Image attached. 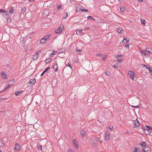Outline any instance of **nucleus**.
<instances>
[{"label":"nucleus","instance_id":"obj_1","mask_svg":"<svg viewBox=\"0 0 152 152\" xmlns=\"http://www.w3.org/2000/svg\"><path fill=\"white\" fill-rule=\"evenodd\" d=\"M128 74L130 75L131 79L132 80H134V77L135 76L134 73L133 72L129 71L128 72Z\"/></svg>","mask_w":152,"mask_h":152},{"label":"nucleus","instance_id":"obj_2","mask_svg":"<svg viewBox=\"0 0 152 152\" xmlns=\"http://www.w3.org/2000/svg\"><path fill=\"white\" fill-rule=\"evenodd\" d=\"M133 123L134 125V128L137 127L140 125V122L137 118L136 119V120L133 121Z\"/></svg>","mask_w":152,"mask_h":152},{"label":"nucleus","instance_id":"obj_3","mask_svg":"<svg viewBox=\"0 0 152 152\" xmlns=\"http://www.w3.org/2000/svg\"><path fill=\"white\" fill-rule=\"evenodd\" d=\"M64 27L63 25L61 26L60 27L55 30V32L56 34H59L62 31L63 28Z\"/></svg>","mask_w":152,"mask_h":152},{"label":"nucleus","instance_id":"obj_4","mask_svg":"<svg viewBox=\"0 0 152 152\" xmlns=\"http://www.w3.org/2000/svg\"><path fill=\"white\" fill-rule=\"evenodd\" d=\"M15 147L14 148L15 150L18 151L20 150V146L18 143H15Z\"/></svg>","mask_w":152,"mask_h":152},{"label":"nucleus","instance_id":"obj_5","mask_svg":"<svg viewBox=\"0 0 152 152\" xmlns=\"http://www.w3.org/2000/svg\"><path fill=\"white\" fill-rule=\"evenodd\" d=\"M116 58L118 59V60L119 62H121L123 61V57L121 55L117 56Z\"/></svg>","mask_w":152,"mask_h":152},{"label":"nucleus","instance_id":"obj_6","mask_svg":"<svg viewBox=\"0 0 152 152\" xmlns=\"http://www.w3.org/2000/svg\"><path fill=\"white\" fill-rule=\"evenodd\" d=\"M1 75V77L3 79H6L7 78V76L5 72H2Z\"/></svg>","mask_w":152,"mask_h":152},{"label":"nucleus","instance_id":"obj_7","mask_svg":"<svg viewBox=\"0 0 152 152\" xmlns=\"http://www.w3.org/2000/svg\"><path fill=\"white\" fill-rule=\"evenodd\" d=\"M105 137L106 140H109L110 138L109 133L108 132H107L105 133Z\"/></svg>","mask_w":152,"mask_h":152},{"label":"nucleus","instance_id":"obj_8","mask_svg":"<svg viewBox=\"0 0 152 152\" xmlns=\"http://www.w3.org/2000/svg\"><path fill=\"white\" fill-rule=\"evenodd\" d=\"M36 79H31L30 80L29 82V83L30 85H33V84H34L36 82Z\"/></svg>","mask_w":152,"mask_h":152},{"label":"nucleus","instance_id":"obj_9","mask_svg":"<svg viewBox=\"0 0 152 152\" xmlns=\"http://www.w3.org/2000/svg\"><path fill=\"white\" fill-rule=\"evenodd\" d=\"M145 134L147 135H149L151 133V132L148 129H144Z\"/></svg>","mask_w":152,"mask_h":152},{"label":"nucleus","instance_id":"obj_10","mask_svg":"<svg viewBox=\"0 0 152 152\" xmlns=\"http://www.w3.org/2000/svg\"><path fill=\"white\" fill-rule=\"evenodd\" d=\"M81 134L83 137L85 136V132L84 129H82L80 130Z\"/></svg>","mask_w":152,"mask_h":152},{"label":"nucleus","instance_id":"obj_11","mask_svg":"<svg viewBox=\"0 0 152 152\" xmlns=\"http://www.w3.org/2000/svg\"><path fill=\"white\" fill-rule=\"evenodd\" d=\"M73 143L74 145H75V148L77 149L78 148V145L77 143H76V141L75 139H74L73 140Z\"/></svg>","mask_w":152,"mask_h":152},{"label":"nucleus","instance_id":"obj_12","mask_svg":"<svg viewBox=\"0 0 152 152\" xmlns=\"http://www.w3.org/2000/svg\"><path fill=\"white\" fill-rule=\"evenodd\" d=\"M144 149L145 150V152H150V148H149L148 146L144 147Z\"/></svg>","mask_w":152,"mask_h":152},{"label":"nucleus","instance_id":"obj_13","mask_svg":"<svg viewBox=\"0 0 152 152\" xmlns=\"http://www.w3.org/2000/svg\"><path fill=\"white\" fill-rule=\"evenodd\" d=\"M69 62V61H67V60H66L65 61V64L67 66H69L70 67L71 69H72V67L71 66Z\"/></svg>","mask_w":152,"mask_h":152},{"label":"nucleus","instance_id":"obj_14","mask_svg":"<svg viewBox=\"0 0 152 152\" xmlns=\"http://www.w3.org/2000/svg\"><path fill=\"white\" fill-rule=\"evenodd\" d=\"M49 68H50V66L49 67H48L46 68V69L41 74V76H42L46 72H48V71Z\"/></svg>","mask_w":152,"mask_h":152},{"label":"nucleus","instance_id":"obj_15","mask_svg":"<svg viewBox=\"0 0 152 152\" xmlns=\"http://www.w3.org/2000/svg\"><path fill=\"white\" fill-rule=\"evenodd\" d=\"M148 67H147L146 69H148L149 70V71L150 73L151 74L152 76V68L150 66H148Z\"/></svg>","mask_w":152,"mask_h":152},{"label":"nucleus","instance_id":"obj_16","mask_svg":"<svg viewBox=\"0 0 152 152\" xmlns=\"http://www.w3.org/2000/svg\"><path fill=\"white\" fill-rule=\"evenodd\" d=\"M5 145L4 141L1 140H0V147H3Z\"/></svg>","mask_w":152,"mask_h":152},{"label":"nucleus","instance_id":"obj_17","mask_svg":"<svg viewBox=\"0 0 152 152\" xmlns=\"http://www.w3.org/2000/svg\"><path fill=\"white\" fill-rule=\"evenodd\" d=\"M10 84H9L7 86H6L5 88L3 90V91H4L5 90H6L8 88H10V86L13 85V83H10Z\"/></svg>","mask_w":152,"mask_h":152},{"label":"nucleus","instance_id":"obj_18","mask_svg":"<svg viewBox=\"0 0 152 152\" xmlns=\"http://www.w3.org/2000/svg\"><path fill=\"white\" fill-rule=\"evenodd\" d=\"M117 31L118 33H121V31L122 32H123L122 28L121 27H119V28H118L117 29Z\"/></svg>","mask_w":152,"mask_h":152},{"label":"nucleus","instance_id":"obj_19","mask_svg":"<svg viewBox=\"0 0 152 152\" xmlns=\"http://www.w3.org/2000/svg\"><path fill=\"white\" fill-rule=\"evenodd\" d=\"M23 92V91L22 90H20L19 91H17L15 92V94L16 96H18L19 94L22 93Z\"/></svg>","mask_w":152,"mask_h":152},{"label":"nucleus","instance_id":"obj_20","mask_svg":"<svg viewBox=\"0 0 152 152\" xmlns=\"http://www.w3.org/2000/svg\"><path fill=\"white\" fill-rule=\"evenodd\" d=\"M53 69L55 71H57L58 69V65L57 63H56V64L54 65L53 67Z\"/></svg>","mask_w":152,"mask_h":152},{"label":"nucleus","instance_id":"obj_21","mask_svg":"<svg viewBox=\"0 0 152 152\" xmlns=\"http://www.w3.org/2000/svg\"><path fill=\"white\" fill-rule=\"evenodd\" d=\"M50 34H48L46 36H45L43 38L46 41L50 38Z\"/></svg>","mask_w":152,"mask_h":152},{"label":"nucleus","instance_id":"obj_22","mask_svg":"<svg viewBox=\"0 0 152 152\" xmlns=\"http://www.w3.org/2000/svg\"><path fill=\"white\" fill-rule=\"evenodd\" d=\"M141 22L142 24L143 25H145V19H140Z\"/></svg>","mask_w":152,"mask_h":152},{"label":"nucleus","instance_id":"obj_23","mask_svg":"<svg viewBox=\"0 0 152 152\" xmlns=\"http://www.w3.org/2000/svg\"><path fill=\"white\" fill-rule=\"evenodd\" d=\"M46 41L43 38L40 41V43L41 44H44L45 43Z\"/></svg>","mask_w":152,"mask_h":152},{"label":"nucleus","instance_id":"obj_24","mask_svg":"<svg viewBox=\"0 0 152 152\" xmlns=\"http://www.w3.org/2000/svg\"><path fill=\"white\" fill-rule=\"evenodd\" d=\"M51 60V58H47L45 61V62L46 63H48L49 62H50V61Z\"/></svg>","mask_w":152,"mask_h":152},{"label":"nucleus","instance_id":"obj_25","mask_svg":"<svg viewBox=\"0 0 152 152\" xmlns=\"http://www.w3.org/2000/svg\"><path fill=\"white\" fill-rule=\"evenodd\" d=\"M2 16L3 17L5 18H7V17H9V16H8L7 12L6 13H5L4 14H2Z\"/></svg>","mask_w":152,"mask_h":152},{"label":"nucleus","instance_id":"obj_26","mask_svg":"<svg viewBox=\"0 0 152 152\" xmlns=\"http://www.w3.org/2000/svg\"><path fill=\"white\" fill-rule=\"evenodd\" d=\"M139 150V151H140V148L138 147H135L134 148V150L133 151V152H137L138 150Z\"/></svg>","mask_w":152,"mask_h":152},{"label":"nucleus","instance_id":"obj_27","mask_svg":"<svg viewBox=\"0 0 152 152\" xmlns=\"http://www.w3.org/2000/svg\"><path fill=\"white\" fill-rule=\"evenodd\" d=\"M38 150H40L42 151V146L41 145H40L38 144Z\"/></svg>","mask_w":152,"mask_h":152},{"label":"nucleus","instance_id":"obj_28","mask_svg":"<svg viewBox=\"0 0 152 152\" xmlns=\"http://www.w3.org/2000/svg\"><path fill=\"white\" fill-rule=\"evenodd\" d=\"M82 30L81 29V30H77L76 31V34H79L82 33Z\"/></svg>","mask_w":152,"mask_h":152},{"label":"nucleus","instance_id":"obj_29","mask_svg":"<svg viewBox=\"0 0 152 152\" xmlns=\"http://www.w3.org/2000/svg\"><path fill=\"white\" fill-rule=\"evenodd\" d=\"M38 57V56H37L36 55L34 56L33 57L32 59L33 60H35L37 59Z\"/></svg>","mask_w":152,"mask_h":152},{"label":"nucleus","instance_id":"obj_30","mask_svg":"<svg viewBox=\"0 0 152 152\" xmlns=\"http://www.w3.org/2000/svg\"><path fill=\"white\" fill-rule=\"evenodd\" d=\"M105 74L106 75L108 76H110L111 74L110 72H109L108 71L106 70L105 72Z\"/></svg>","mask_w":152,"mask_h":152},{"label":"nucleus","instance_id":"obj_31","mask_svg":"<svg viewBox=\"0 0 152 152\" xmlns=\"http://www.w3.org/2000/svg\"><path fill=\"white\" fill-rule=\"evenodd\" d=\"M149 48H147L146 49V50H145V51L148 52L149 53H152V51H149Z\"/></svg>","mask_w":152,"mask_h":152},{"label":"nucleus","instance_id":"obj_32","mask_svg":"<svg viewBox=\"0 0 152 152\" xmlns=\"http://www.w3.org/2000/svg\"><path fill=\"white\" fill-rule=\"evenodd\" d=\"M56 51H53L50 54V57H53L52 55H54V54H55L56 53Z\"/></svg>","mask_w":152,"mask_h":152},{"label":"nucleus","instance_id":"obj_33","mask_svg":"<svg viewBox=\"0 0 152 152\" xmlns=\"http://www.w3.org/2000/svg\"><path fill=\"white\" fill-rule=\"evenodd\" d=\"M80 10L82 12H88V10L87 9H82L81 8L80 9Z\"/></svg>","mask_w":152,"mask_h":152},{"label":"nucleus","instance_id":"obj_34","mask_svg":"<svg viewBox=\"0 0 152 152\" xmlns=\"http://www.w3.org/2000/svg\"><path fill=\"white\" fill-rule=\"evenodd\" d=\"M9 12L11 14H13V9L12 8H11L9 10Z\"/></svg>","mask_w":152,"mask_h":152},{"label":"nucleus","instance_id":"obj_35","mask_svg":"<svg viewBox=\"0 0 152 152\" xmlns=\"http://www.w3.org/2000/svg\"><path fill=\"white\" fill-rule=\"evenodd\" d=\"M87 19L88 20H91L93 18L91 16L89 15L87 17Z\"/></svg>","mask_w":152,"mask_h":152},{"label":"nucleus","instance_id":"obj_36","mask_svg":"<svg viewBox=\"0 0 152 152\" xmlns=\"http://www.w3.org/2000/svg\"><path fill=\"white\" fill-rule=\"evenodd\" d=\"M0 12H4V13H6L7 12L5 10H4L3 9H0Z\"/></svg>","mask_w":152,"mask_h":152},{"label":"nucleus","instance_id":"obj_37","mask_svg":"<svg viewBox=\"0 0 152 152\" xmlns=\"http://www.w3.org/2000/svg\"><path fill=\"white\" fill-rule=\"evenodd\" d=\"M145 143V142L142 141L141 142V143H140V145L142 146V147H143L144 144Z\"/></svg>","mask_w":152,"mask_h":152},{"label":"nucleus","instance_id":"obj_38","mask_svg":"<svg viewBox=\"0 0 152 152\" xmlns=\"http://www.w3.org/2000/svg\"><path fill=\"white\" fill-rule=\"evenodd\" d=\"M7 21L8 23H10L11 21V19L10 18H7Z\"/></svg>","mask_w":152,"mask_h":152},{"label":"nucleus","instance_id":"obj_39","mask_svg":"<svg viewBox=\"0 0 152 152\" xmlns=\"http://www.w3.org/2000/svg\"><path fill=\"white\" fill-rule=\"evenodd\" d=\"M146 127L148 129H149L152 130V127H151V126H146Z\"/></svg>","mask_w":152,"mask_h":152},{"label":"nucleus","instance_id":"obj_40","mask_svg":"<svg viewBox=\"0 0 152 152\" xmlns=\"http://www.w3.org/2000/svg\"><path fill=\"white\" fill-rule=\"evenodd\" d=\"M96 141H99V142H102V141H100V139L98 137H96Z\"/></svg>","mask_w":152,"mask_h":152},{"label":"nucleus","instance_id":"obj_41","mask_svg":"<svg viewBox=\"0 0 152 152\" xmlns=\"http://www.w3.org/2000/svg\"><path fill=\"white\" fill-rule=\"evenodd\" d=\"M15 80L13 79L10 82V83H13V84L15 83Z\"/></svg>","mask_w":152,"mask_h":152},{"label":"nucleus","instance_id":"obj_42","mask_svg":"<svg viewBox=\"0 0 152 152\" xmlns=\"http://www.w3.org/2000/svg\"><path fill=\"white\" fill-rule=\"evenodd\" d=\"M125 8L123 7H121L120 8V10L122 12H124V11Z\"/></svg>","mask_w":152,"mask_h":152},{"label":"nucleus","instance_id":"obj_43","mask_svg":"<svg viewBox=\"0 0 152 152\" xmlns=\"http://www.w3.org/2000/svg\"><path fill=\"white\" fill-rule=\"evenodd\" d=\"M62 7V5H60L57 7V8L58 9H61V8Z\"/></svg>","mask_w":152,"mask_h":152},{"label":"nucleus","instance_id":"obj_44","mask_svg":"<svg viewBox=\"0 0 152 152\" xmlns=\"http://www.w3.org/2000/svg\"><path fill=\"white\" fill-rule=\"evenodd\" d=\"M65 51V50L64 49L62 50H60V52H59V53H63Z\"/></svg>","mask_w":152,"mask_h":152},{"label":"nucleus","instance_id":"obj_45","mask_svg":"<svg viewBox=\"0 0 152 152\" xmlns=\"http://www.w3.org/2000/svg\"><path fill=\"white\" fill-rule=\"evenodd\" d=\"M106 58H107L106 56H104L103 57H102V60L103 61H104Z\"/></svg>","mask_w":152,"mask_h":152},{"label":"nucleus","instance_id":"obj_46","mask_svg":"<svg viewBox=\"0 0 152 152\" xmlns=\"http://www.w3.org/2000/svg\"><path fill=\"white\" fill-rule=\"evenodd\" d=\"M76 50H77L79 52V54H80L82 52L81 50H80L78 49L77 48L76 49Z\"/></svg>","mask_w":152,"mask_h":152},{"label":"nucleus","instance_id":"obj_47","mask_svg":"<svg viewBox=\"0 0 152 152\" xmlns=\"http://www.w3.org/2000/svg\"><path fill=\"white\" fill-rule=\"evenodd\" d=\"M39 51H39H38V52H37L36 53V56H39V53H41V52L40 51Z\"/></svg>","mask_w":152,"mask_h":152},{"label":"nucleus","instance_id":"obj_48","mask_svg":"<svg viewBox=\"0 0 152 152\" xmlns=\"http://www.w3.org/2000/svg\"><path fill=\"white\" fill-rule=\"evenodd\" d=\"M142 67H145L146 68H147V67H148V66L144 64H142Z\"/></svg>","mask_w":152,"mask_h":152},{"label":"nucleus","instance_id":"obj_49","mask_svg":"<svg viewBox=\"0 0 152 152\" xmlns=\"http://www.w3.org/2000/svg\"><path fill=\"white\" fill-rule=\"evenodd\" d=\"M113 67L115 69L117 68L118 67V65L117 64H114L113 66Z\"/></svg>","mask_w":152,"mask_h":152},{"label":"nucleus","instance_id":"obj_50","mask_svg":"<svg viewBox=\"0 0 152 152\" xmlns=\"http://www.w3.org/2000/svg\"><path fill=\"white\" fill-rule=\"evenodd\" d=\"M109 129L110 130H113V126H109Z\"/></svg>","mask_w":152,"mask_h":152},{"label":"nucleus","instance_id":"obj_51","mask_svg":"<svg viewBox=\"0 0 152 152\" xmlns=\"http://www.w3.org/2000/svg\"><path fill=\"white\" fill-rule=\"evenodd\" d=\"M145 50H142L141 51V53L143 54H144V55H146V53H145Z\"/></svg>","mask_w":152,"mask_h":152},{"label":"nucleus","instance_id":"obj_52","mask_svg":"<svg viewBox=\"0 0 152 152\" xmlns=\"http://www.w3.org/2000/svg\"><path fill=\"white\" fill-rule=\"evenodd\" d=\"M68 15V14L67 12H66L65 13V17L64 18V19H65L66 18V17H67Z\"/></svg>","mask_w":152,"mask_h":152},{"label":"nucleus","instance_id":"obj_53","mask_svg":"<svg viewBox=\"0 0 152 152\" xmlns=\"http://www.w3.org/2000/svg\"><path fill=\"white\" fill-rule=\"evenodd\" d=\"M132 107L136 108H139V107L138 105L134 106V105L132 106Z\"/></svg>","mask_w":152,"mask_h":152},{"label":"nucleus","instance_id":"obj_54","mask_svg":"<svg viewBox=\"0 0 152 152\" xmlns=\"http://www.w3.org/2000/svg\"><path fill=\"white\" fill-rule=\"evenodd\" d=\"M68 152H74L71 149H69L68 150Z\"/></svg>","mask_w":152,"mask_h":152},{"label":"nucleus","instance_id":"obj_55","mask_svg":"<svg viewBox=\"0 0 152 152\" xmlns=\"http://www.w3.org/2000/svg\"><path fill=\"white\" fill-rule=\"evenodd\" d=\"M144 147H147L148 146H147V144L146 142H145V143L144 144Z\"/></svg>","mask_w":152,"mask_h":152},{"label":"nucleus","instance_id":"obj_56","mask_svg":"<svg viewBox=\"0 0 152 152\" xmlns=\"http://www.w3.org/2000/svg\"><path fill=\"white\" fill-rule=\"evenodd\" d=\"M22 10L23 11H25L26 10V8L25 7H23L22 8Z\"/></svg>","mask_w":152,"mask_h":152},{"label":"nucleus","instance_id":"obj_57","mask_svg":"<svg viewBox=\"0 0 152 152\" xmlns=\"http://www.w3.org/2000/svg\"><path fill=\"white\" fill-rule=\"evenodd\" d=\"M145 150L144 149V148H142V150L141 151L142 152L143 151L144 152H145Z\"/></svg>","mask_w":152,"mask_h":152},{"label":"nucleus","instance_id":"obj_58","mask_svg":"<svg viewBox=\"0 0 152 152\" xmlns=\"http://www.w3.org/2000/svg\"><path fill=\"white\" fill-rule=\"evenodd\" d=\"M102 53H99V54H97V56H102Z\"/></svg>","mask_w":152,"mask_h":152},{"label":"nucleus","instance_id":"obj_59","mask_svg":"<svg viewBox=\"0 0 152 152\" xmlns=\"http://www.w3.org/2000/svg\"><path fill=\"white\" fill-rule=\"evenodd\" d=\"M93 145L95 146H96L97 145V144L96 143H94L93 144Z\"/></svg>","mask_w":152,"mask_h":152},{"label":"nucleus","instance_id":"obj_60","mask_svg":"<svg viewBox=\"0 0 152 152\" xmlns=\"http://www.w3.org/2000/svg\"><path fill=\"white\" fill-rule=\"evenodd\" d=\"M129 47V45H126L125 46V47L126 48H128Z\"/></svg>","mask_w":152,"mask_h":152},{"label":"nucleus","instance_id":"obj_61","mask_svg":"<svg viewBox=\"0 0 152 152\" xmlns=\"http://www.w3.org/2000/svg\"><path fill=\"white\" fill-rule=\"evenodd\" d=\"M138 0L140 2H142V1H143V0Z\"/></svg>","mask_w":152,"mask_h":152},{"label":"nucleus","instance_id":"obj_62","mask_svg":"<svg viewBox=\"0 0 152 152\" xmlns=\"http://www.w3.org/2000/svg\"><path fill=\"white\" fill-rule=\"evenodd\" d=\"M89 27H88V28L86 27L85 28V29H86V30H88V29H89Z\"/></svg>","mask_w":152,"mask_h":152},{"label":"nucleus","instance_id":"obj_63","mask_svg":"<svg viewBox=\"0 0 152 152\" xmlns=\"http://www.w3.org/2000/svg\"><path fill=\"white\" fill-rule=\"evenodd\" d=\"M129 40H126V42L127 43H128V42H129Z\"/></svg>","mask_w":152,"mask_h":152},{"label":"nucleus","instance_id":"obj_64","mask_svg":"<svg viewBox=\"0 0 152 152\" xmlns=\"http://www.w3.org/2000/svg\"><path fill=\"white\" fill-rule=\"evenodd\" d=\"M123 40H124H124L126 41V40H127L126 39H125V38H124Z\"/></svg>","mask_w":152,"mask_h":152}]
</instances>
